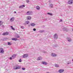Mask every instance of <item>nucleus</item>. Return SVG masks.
<instances>
[{"label":"nucleus","mask_w":73,"mask_h":73,"mask_svg":"<svg viewBox=\"0 0 73 73\" xmlns=\"http://www.w3.org/2000/svg\"><path fill=\"white\" fill-rule=\"evenodd\" d=\"M16 55L15 54H13L12 56V59H14V58H16Z\"/></svg>","instance_id":"13"},{"label":"nucleus","mask_w":73,"mask_h":73,"mask_svg":"<svg viewBox=\"0 0 73 73\" xmlns=\"http://www.w3.org/2000/svg\"><path fill=\"white\" fill-rule=\"evenodd\" d=\"M54 39L56 40L58 38V36H57V34H55L54 36Z\"/></svg>","instance_id":"4"},{"label":"nucleus","mask_w":73,"mask_h":73,"mask_svg":"<svg viewBox=\"0 0 73 73\" xmlns=\"http://www.w3.org/2000/svg\"><path fill=\"white\" fill-rule=\"evenodd\" d=\"M19 61L20 62H21V59H20L19 60Z\"/></svg>","instance_id":"33"},{"label":"nucleus","mask_w":73,"mask_h":73,"mask_svg":"<svg viewBox=\"0 0 73 73\" xmlns=\"http://www.w3.org/2000/svg\"><path fill=\"white\" fill-rule=\"evenodd\" d=\"M16 37L17 38H20V36H19V35H17L16 36Z\"/></svg>","instance_id":"27"},{"label":"nucleus","mask_w":73,"mask_h":73,"mask_svg":"<svg viewBox=\"0 0 73 73\" xmlns=\"http://www.w3.org/2000/svg\"><path fill=\"white\" fill-rule=\"evenodd\" d=\"M27 19L28 20H30L31 19V17L29 16L27 17Z\"/></svg>","instance_id":"14"},{"label":"nucleus","mask_w":73,"mask_h":73,"mask_svg":"<svg viewBox=\"0 0 73 73\" xmlns=\"http://www.w3.org/2000/svg\"><path fill=\"white\" fill-rule=\"evenodd\" d=\"M67 64H71V62H69Z\"/></svg>","instance_id":"35"},{"label":"nucleus","mask_w":73,"mask_h":73,"mask_svg":"<svg viewBox=\"0 0 73 73\" xmlns=\"http://www.w3.org/2000/svg\"><path fill=\"white\" fill-rule=\"evenodd\" d=\"M36 8L37 10H40V7L38 6H37L36 7Z\"/></svg>","instance_id":"18"},{"label":"nucleus","mask_w":73,"mask_h":73,"mask_svg":"<svg viewBox=\"0 0 73 73\" xmlns=\"http://www.w3.org/2000/svg\"><path fill=\"white\" fill-rule=\"evenodd\" d=\"M72 61H73V59H72Z\"/></svg>","instance_id":"42"},{"label":"nucleus","mask_w":73,"mask_h":73,"mask_svg":"<svg viewBox=\"0 0 73 73\" xmlns=\"http://www.w3.org/2000/svg\"><path fill=\"white\" fill-rule=\"evenodd\" d=\"M33 30L34 31H36V29L34 28L33 29Z\"/></svg>","instance_id":"34"},{"label":"nucleus","mask_w":73,"mask_h":73,"mask_svg":"<svg viewBox=\"0 0 73 73\" xmlns=\"http://www.w3.org/2000/svg\"><path fill=\"white\" fill-rule=\"evenodd\" d=\"M3 24V22H2L1 21H0V26H1Z\"/></svg>","instance_id":"23"},{"label":"nucleus","mask_w":73,"mask_h":73,"mask_svg":"<svg viewBox=\"0 0 73 73\" xmlns=\"http://www.w3.org/2000/svg\"><path fill=\"white\" fill-rule=\"evenodd\" d=\"M47 14L48 15H51V16H52V14L50 13H47Z\"/></svg>","instance_id":"26"},{"label":"nucleus","mask_w":73,"mask_h":73,"mask_svg":"<svg viewBox=\"0 0 73 73\" xmlns=\"http://www.w3.org/2000/svg\"><path fill=\"white\" fill-rule=\"evenodd\" d=\"M22 69L23 70H25V68H22Z\"/></svg>","instance_id":"32"},{"label":"nucleus","mask_w":73,"mask_h":73,"mask_svg":"<svg viewBox=\"0 0 73 73\" xmlns=\"http://www.w3.org/2000/svg\"><path fill=\"white\" fill-rule=\"evenodd\" d=\"M59 73H62L64 72V70L63 69H60L58 71Z\"/></svg>","instance_id":"11"},{"label":"nucleus","mask_w":73,"mask_h":73,"mask_svg":"<svg viewBox=\"0 0 73 73\" xmlns=\"http://www.w3.org/2000/svg\"><path fill=\"white\" fill-rule=\"evenodd\" d=\"M27 24L25 22L23 24V25H26Z\"/></svg>","instance_id":"36"},{"label":"nucleus","mask_w":73,"mask_h":73,"mask_svg":"<svg viewBox=\"0 0 73 73\" xmlns=\"http://www.w3.org/2000/svg\"><path fill=\"white\" fill-rule=\"evenodd\" d=\"M7 43H8V45L10 46V45H12V43L11 42H8Z\"/></svg>","instance_id":"21"},{"label":"nucleus","mask_w":73,"mask_h":73,"mask_svg":"<svg viewBox=\"0 0 73 73\" xmlns=\"http://www.w3.org/2000/svg\"><path fill=\"white\" fill-rule=\"evenodd\" d=\"M40 33H42V32H44V30H42L41 31H40Z\"/></svg>","instance_id":"29"},{"label":"nucleus","mask_w":73,"mask_h":73,"mask_svg":"<svg viewBox=\"0 0 73 73\" xmlns=\"http://www.w3.org/2000/svg\"><path fill=\"white\" fill-rule=\"evenodd\" d=\"M68 7L69 8H71V6H68Z\"/></svg>","instance_id":"38"},{"label":"nucleus","mask_w":73,"mask_h":73,"mask_svg":"<svg viewBox=\"0 0 73 73\" xmlns=\"http://www.w3.org/2000/svg\"><path fill=\"white\" fill-rule=\"evenodd\" d=\"M63 30L64 31H67V28H64L63 29Z\"/></svg>","instance_id":"19"},{"label":"nucleus","mask_w":73,"mask_h":73,"mask_svg":"<svg viewBox=\"0 0 73 73\" xmlns=\"http://www.w3.org/2000/svg\"><path fill=\"white\" fill-rule=\"evenodd\" d=\"M50 7L51 8H53V4H50Z\"/></svg>","instance_id":"28"},{"label":"nucleus","mask_w":73,"mask_h":73,"mask_svg":"<svg viewBox=\"0 0 73 73\" xmlns=\"http://www.w3.org/2000/svg\"><path fill=\"white\" fill-rule=\"evenodd\" d=\"M23 7H25V5H22L21 6H20L19 7V8H23Z\"/></svg>","instance_id":"17"},{"label":"nucleus","mask_w":73,"mask_h":73,"mask_svg":"<svg viewBox=\"0 0 73 73\" xmlns=\"http://www.w3.org/2000/svg\"><path fill=\"white\" fill-rule=\"evenodd\" d=\"M60 22H62V20L60 19V21H59Z\"/></svg>","instance_id":"37"},{"label":"nucleus","mask_w":73,"mask_h":73,"mask_svg":"<svg viewBox=\"0 0 73 73\" xmlns=\"http://www.w3.org/2000/svg\"><path fill=\"white\" fill-rule=\"evenodd\" d=\"M15 13H16V11H14V12Z\"/></svg>","instance_id":"41"},{"label":"nucleus","mask_w":73,"mask_h":73,"mask_svg":"<svg viewBox=\"0 0 73 73\" xmlns=\"http://www.w3.org/2000/svg\"><path fill=\"white\" fill-rule=\"evenodd\" d=\"M73 3V0H69L68 1V4H72Z\"/></svg>","instance_id":"2"},{"label":"nucleus","mask_w":73,"mask_h":73,"mask_svg":"<svg viewBox=\"0 0 73 73\" xmlns=\"http://www.w3.org/2000/svg\"><path fill=\"white\" fill-rule=\"evenodd\" d=\"M26 14H27V15H31L32 14V11H28L26 13Z\"/></svg>","instance_id":"7"},{"label":"nucleus","mask_w":73,"mask_h":73,"mask_svg":"<svg viewBox=\"0 0 73 73\" xmlns=\"http://www.w3.org/2000/svg\"><path fill=\"white\" fill-rule=\"evenodd\" d=\"M14 20H15V17H12L10 21L11 22H12Z\"/></svg>","instance_id":"9"},{"label":"nucleus","mask_w":73,"mask_h":73,"mask_svg":"<svg viewBox=\"0 0 73 73\" xmlns=\"http://www.w3.org/2000/svg\"><path fill=\"white\" fill-rule=\"evenodd\" d=\"M28 54H24L23 55V58H27V57H28Z\"/></svg>","instance_id":"5"},{"label":"nucleus","mask_w":73,"mask_h":73,"mask_svg":"<svg viewBox=\"0 0 73 73\" xmlns=\"http://www.w3.org/2000/svg\"><path fill=\"white\" fill-rule=\"evenodd\" d=\"M55 66L56 68H58V67H59V66L57 64H55Z\"/></svg>","instance_id":"25"},{"label":"nucleus","mask_w":73,"mask_h":73,"mask_svg":"<svg viewBox=\"0 0 73 73\" xmlns=\"http://www.w3.org/2000/svg\"><path fill=\"white\" fill-rule=\"evenodd\" d=\"M42 60V57L40 56L38 58L37 60Z\"/></svg>","instance_id":"16"},{"label":"nucleus","mask_w":73,"mask_h":73,"mask_svg":"<svg viewBox=\"0 0 73 73\" xmlns=\"http://www.w3.org/2000/svg\"><path fill=\"white\" fill-rule=\"evenodd\" d=\"M35 24L34 23H31V26H32L33 27H34V26H35Z\"/></svg>","instance_id":"20"},{"label":"nucleus","mask_w":73,"mask_h":73,"mask_svg":"<svg viewBox=\"0 0 73 73\" xmlns=\"http://www.w3.org/2000/svg\"><path fill=\"white\" fill-rule=\"evenodd\" d=\"M67 39L68 41H69V42H70V41H72V39H71V38L69 37H67Z\"/></svg>","instance_id":"10"},{"label":"nucleus","mask_w":73,"mask_h":73,"mask_svg":"<svg viewBox=\"0 0 73 73\" xmlns=\"http://www.w3.org/2000/svg\"><path fill=\"white\" fill-rule=\"evenodd\" d=\"M42 64H43V65H46L48 64V63L45 62H42Z\"/></svg>","instance_id":"12"},{"label":"nucleus","mask_w":73,"mask_h":73,"mask_svg":"<svg viewBox=\"0 0 73 73\" xmlns=\"http://www.w3.org/2000/svg\"><path fill=\"white\" fill-rule=\"evenodd\" d=\"M2 27H3V28H4V26L3 25L2 26Z\"/></svg>","instance_id":"40"},{"label":"nucleus","mask_w":73,"mask_h":73,"mask_svg":"<svg viewBox=\"0 0 73 73\" xmlns=\"http://www.w3.org/2000/svg\"><path fill=\"white\" fill-rule=\"evenodd\" d=\"M4 52V49L2 48H0V53H3Z\"/></svg>","instance_id":"3"},{"label":"nucleus","mask_w":73,"mask_h":73,"mask_svg":"<svg viewBox=\"0 0 73 73\" xmlns=\"http://www.w3.org/2000/svg\"><path fill=\"white\" fill-rule=\"evenodd\" d=\"M11 29H13V31H15V29L14 28H13V27H12V26H11Z\"/></svg>","instance_id":"24"},{"label":"nucleus","mask_w":73,"mask_h":73,"mask_svg":"<svg viewBox=\"0 0 73 73\" xmlns=\"http://www.w3.org/2000/svg\"><path fill=\"white\" fill-rule=\"evenodd\" d=\"M25 23L26 24H29V21H26Z\"/></svg>","instance_id":"22"},{"label":"nucleus","mask_w":73,"mask_h":73,"mask_svg":"<svg viewBox=\"0 0 73 73\" xmlns=\"http://www.w3.org/2000/svg\"><path fill=\"white\" fill-rule=\"evenodd\" d=\"M11 40H13V41H17V39L16 38H11Z\"/></svg>","instance_id":"15"},{"label":"nucleus","mask_w":73,"mask_h":73,"mask_svg":"<svg viewBox=\"0 0 73 73\" xmlns=\"http://www.w3.org/2000/svg\"><path fill=\"white\" fill-rule=\"evenodd\" d=\"M21 68V66H13V69L14 70H17V69H20Z\"/></svg>","instance_id":"1"},{"label":"nucleus","mask_w":73,"mask_h":73,"mask_svg":"<svg viewBox=\"0 0 73 73\" xmlns=\"http://www.w3.org/2000/svg\"><path fill=\"white\" fill-rule=\"evenodd\" d=\"M21 29H24V26H21Z\"/></svg>","instance_id":"30"},{"label":"nucleus","mask_w":73,"mask_h":73,"mask_svg":"<svg viewBox=\"0 0 73 73\" xmlns=\"http://www.w3.org/2000/svg\"><path fill=\"white\" fill-rule=\"evenodd\" d=\"M9 35V33L8 32H6L5 33H4L3 34H2V35H3V36H6L7 35Z\"/></svg>","instance_id":"6"},{"label":"nucleus","mask_w":73,"mask_h":73,"mask_svg":"<svg viewBox=\"0 0 73 73\" xmlns=\"http://www.w3.org/2000/svg\"><path fill=\"white\" fill-rule=\"evenodd\" d=\"M51 56L52 57H56V56H57V54H56L54 53H52Z\"/></svg>","instance_id":"8"},{"label":"nucleus","mask_w":73,"mask_h":73,"mask_svg":"<svg viewBox=\"0 0 73 73\" xmlns=\"http://www.w3.org/2000/svg\"><path fill=\"white\" fill-rule=\"evenodd\" d=\"M26 2L27 3H29V0H26Z\"/></svg>","instance_id":"31"},{"label":"nucleus","mask_w":73,"mask_h":73,"mask_svg":"<svg viewBox=\"0 0 73 73\" xmlns=\"http://www.w3.org/2000/svg\"><path fill=\"white\" fill-rule=\"evenodd\" d=\"M10 60H12V59H12V58L10 57Z\"/></svg>","instance_id":"39"}]
</instances>
